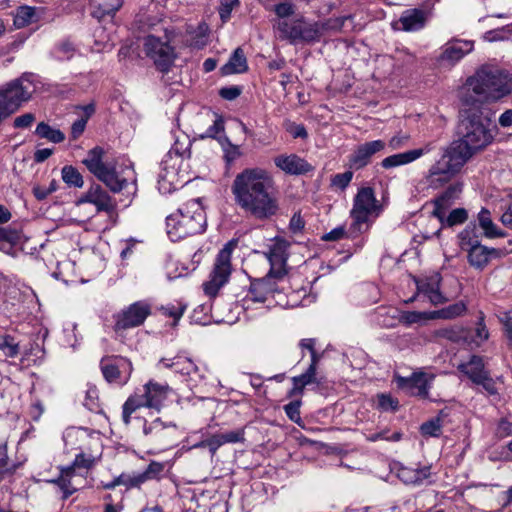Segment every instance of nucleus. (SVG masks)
Returning a JSON list of instances; mask_svg holds the SVG:
<instances>
[{
	"instance_id": "f257e3e1",
	"label": "nucleus",
	"mask_w": 512,
	"mask_h": 512,
	"mask_svg": "<svg viewBox=\"0 0 512 512\" xmlns=\"http://www.w3.org/2000/svg\"><path fill=\"white\" fill-rule=\"evenodd\" d=\"M235 203L257 220H268L278 212L279 205L272 192V180L262 168H247L236 175L232 184Z\"/></svg>"
},
{
	"instance_id": "f03ea898",
	"label": "nucleus",
	"mask_w": 512,
	"mask_h": 512,
	"mask_svg": "<svg viewBox=\"0 0 512 512\" xmlns=\"http://www.w3.org/2000/svg\"><path fill=\"white\" fill-rule=\"evenodd\" d=\"M511 92L508 75L498 69L481 68L469 77L461 91L463 106L480 107Z\"/></svg>"
},
{
	"instance_id": "7ed1b4c3",
	"label": "nucleus",
	"mask_w": 512,
	"mask_h": 512,
	"mask_svg": "<svg viewBox=\"0 0 512 512\" xmlns=\"http://www.w3.org/2000/svg\"><path fill=\"white\" fill-rule=\"evenodd\" d=\"M489 122L484 119L480 107L463 106L458 127L460 138L451 144L469 160L493 142L494 133Z\"/></svg>"
},
{
	"instance_id": "20e7f679",
	"label": "nucleus",
	"mask_w": 512,
	"mask_h": 512,
	"mask_svg": "<svg viewBox=\"0 0 512 512\" xmlns=\"http://www.w3.org/2000/svg\"><path fill=\"white\" fill-rule=\"evenodd\" d=\"M205 226V212L198 199L186 202L166 218L167 234L172 241L201 233Z\"/></svg>"
},
{
	"instance_id": "39448f33",
	"label": "nucleus",
	"mask_w": 512,
	"mask_h": 512,
	"mask_svg": "<svg viewBox=\"0 0 512 512\" xmlns=\"http://www.w3.org/2000/svg\"><path fill=\"white\" fill-rule=\"evenodd\" d=\"M468 160L451 143L442 149L437 159L427 170L424 180L429 188L439 189L449 183Z\"/></svg>"
},
{
	"instance_id": "423d86ee",
	"label": "nucleus",
	"mask_w": 512,
	"mask_h": 512,
	"mask_svg": "<svg viewBox=\"0 0 512 512\" xmlns=\"http://www.w3.org/2000/svg\"><path fill=\"white\" fill-rule=\"evenodd\" d=\"M171 388L167 383H159L153 379L143 385L142 390L128 397L122 407V419L126 425L131 422V415L142 407L159 411L167 399Z\"/></svg>"
},
{
	"instance_id": "0eeeda50",
	"label": "nucleus",
	"mask_w": 512,
	"mask_h": 512,
	"mask_svg": "<svg viewBox=\"0 0 512 512\" xmlns=\"http://www.w3.org/2000/svg\"><path fill=\"white\" fill-rule=\"evenodd\" d=\"M104 153L103 148L94 147L82 162L111 192L119 193L127 186V179L116 171L114 162L104 161Z\"/></svg>"
},
{
	"instance_id": "6e6552de",
	"label": "nucleus",
	"mask_w": 512,
	"mask_h": 512,
	"mask_svg": "<svg viewBox=\"0 0 512 512\" xmlns=\"http://www.w3.org/2000/svg\"><path fill=\"white\" fill-rule=\"evenodd\" d=\"M460 247L468 252L469 263L476 268H484L492 258H502L507 255L506 249L489 248L477 239H472L466 230L459 234Z\"/></svg>"
},
{
	"instance_id": "1a4fd4ad",
	"label": "nucleus",
	"mask_w": 512,
	"mask_h": 512,
	"mask_svg": "<svg viewBox=\"0 0 512 512\" xmlns=\"http://www.w3.org/2000/svg\"><path fill=\"white\" fill-rule=\"evenodd\" d=\"M144 51L161 72H168L174 63L176 54L168 40H161L154 35H148L144 39Z\"/></svg>"
},
{
	"instance_id": "9d476101",
	"label": "nucleus",
	"mask_w": 512,
	"mask_h": 512,
	"mask_svg": "<svg viewBox=\"0 0 512 512\" xmlns=\"http://www.w3.org/2000/svg\"><path fill=\"white\" fill-rule=\"evenodd\" d=\"M379 205L371 187H363L358 190L350 216L353 219L352 226L360 231L362 225L366 224L369 217L378 210Z\"/></svg>"
},
{
	"instance_id": "9b49d317",
	"label": "nucleus",
	"mask_w": 512,
	"mask_h": 512,
	"mask_svg": "<svg viewBox=\"0 0 512 512\" xmlns=\"http://www.w3.org/2000/svg\"><path fill=\"white\" fill-rule=\"evenodd\" d=\"M235 247L236 242L229 241L219 251L209 280L204 284V288H221L228 283L231 275V256Z\"/></svg>"
},
{
	"instance_id": "f8f14e48",
	"label": "nucleus",
	"mask_w": 512,
	"mask_h": 512,
	"mask_svg": "<svg viewBox=\"0 0 512 512\" xmlns=\"http://www.w3.org/2000/svg\"><path fill=\"white\" fill-rule=\"evenodd\" d=\"M100 368L107 382L118 385H125L133 371L131 361L123 357H104L100 361Z\"/></svg>"
},
{
	"instance_id": "ddd939ff",
	"label": "nucleus",
	"mask_w": 512,
	"mask_h": 512,
	"mask_svg": "<svg viewBox=\"0 0 512 512\" xmlns=\"http://www.w3.org/2000/svg\"><path fill=\"white\" fill-rule=\"evenodd\" d=\"M150 313L151 307L147 302H135L117 314L114 329L120 331L140 326Z\"/></svg>"
},
{
	"instance_id": "4468645a",
	"label": "nucleus",
	"mask_w": 512,
	"mask_h": 512,
	"mask_svg": "<svg viewBox=\"0 0 512 512\" xmlns=\"http://www.w3.org/2000/svg\"><path fill=\"white\" fill-rule=\"evenodd\" d=\"M289 243L283 238H275L269 251L266 253L270 263V270L267 274L269 279H282L286 273L287 250Z\"/></svg>"
},
{
	"instance_id": "2eb2a0df",
	"label": "nucleus",
	"mask_w": 512,
	"mask_h": 512,
	"mask_svg": "<svg viewBox=\"0 0 512 512\" xmlns=\"http://www.w3.org/2000/svg\"><path fill=\"white\" fill-rule=\"evenodd\" d=\"M89 203L96 207L97 212L111 214L117 207L114 198L99 184L91 185L76 201V205Z\"/></svg>"
},
{
	"instance_id": "dca6fc26",
	"label": "nucleus",
	"mask_w": 512,
	"mask_h": 512,
	"mask_svg": "<svg viewBox=\"0 0 512 512\" xmlns=\"http://www.w3.org/2000/svg\"><path fill=\"white\" fill-rule=\"evenodd\" d=\"M184 160L180 156L175 154H166L160 163L161 171L159 173V184L160 188H165L164 185H169L168 190L172 187L175 188L177 185L184 182L182 179L181 172Z\"/></svg>"
},
{
	"instance_id": "f3484780",
	"label": "nucleus",
	"mask_w": 512,
	"mask_h": 512,
	"mask_svg": "<svg viewBox=\"0 0 512 512\" xmlns=\"http://www.w3.org/2000/svg\"><path fill=\"white\" fill-rule=\"evenodd\" d=\"M473 48L474 42L471 40L452 39L445 44L439 62L452 66L470 53Z\"/></svg>"
},
{
	"instance_id": "a211bd4d",
	"label": "nucleus",
	"mask_w": 512,
	"mask_h": 512,
	"mask_svg": "<svg viewBox=\"0 0 512 512\" xmlns=\"http://www.w3.org/2000/svg\"><path fill=\"white\" fill-rule=\"evenodd\" d=\"M386 143L383 140H373L366 142L357 147L354 153L350 156V164L355 169L365 167L370 163L372 157L383 151Z\"/></svg>"
},
{
	"instance_id": "6ab92c4d",
	"label": "nucleus",
	"mask_w": 512,
	"mask_h": 512,
	"mask_svg": "<svg viewBox=\"0 0 512 512\" xmlns=\"http://www.w3.org/2000/svg\"><path fill=\"white\" fill-rule=\"evenodd\" d=\"M429 12L423 8H410L402 12L396 22L405 32H415L423 29L429 19Z\"/></svg>"
},
{
	"instance_id": "aec40b11",
	"label": "nucleus",
	"mask_w": 512,
	"mask_h": 512,
	"mask_svg": "<svg viewBox=\"0 0 512 512\" xmlns=\"http://www.w3.org/2000/svg\"><path fill=\"white\" fill-rule=\"evenodd\" d=\"M462 184L454 183L449 185L437 198L434 199L433 216L440 222H444V215L447 209L460 197Z\"/></svg>"
},
{
	"instance_id": "412c9836",
	"label": "nucleus",
	"mask_w": 512,
	"mask_h": 512,
	"mask_svg": "<svg viewBox=\"0 0 512 512\" xmlns=\"http://www.w3.org/2000/svg\"><path fill=\"white\" fill-rule=\"evenodd\" d=\"M274 164L281 171L290 175H300L310 172L312 166L296 154H281L276 156Z\"/></svg>"
},
{
	"instance_id": "4be33fe9",
	"label": "nucleus",
	"mask_w": 512,
	"mask_h": 512,
	"mask_svg": "<svg viewBox=\"0 0 512 512\" xmlns=\"http://www.w3.org/2000/svg\"><path fill=\"white\" fill-rule=\"evenodd\" d=\"M458 370L464 373L473 383L489 373L485 369L484 359L477 355H473L467 362L460 363Z\"/></svg>"
},
{
	"instance_id": "5701e85b",
	"label": "nucleus",
	"mask_w": 512,
	"mask_h": 512,
	"mask_svg": "<svg viewBox=\"0 0 512 512\" xmlns=\"http://www.w3.org/2000/svg\"><path fill=\"white\" fill-rule=\"evenodd\" d=\"M432 380L433 376H429L423 372H418L413 373L409 378L402 379V382L407 388L413 390V394L426 397Z\"/></svg>"
},
{
	"instance_id": "b1692460",
	"label": "nucleus",
	"mask_w": 512,
	"mask_h": 512,
	"mask_svg": "<svg viewBox=\"0 0 512 512\" xmlns=\"http://www.w3.org/2000/svg\"><path fill=\"white\" fill-rule=\"evenodd\" d=\"M479 227L483 230L484 237L488 239L504 238L506 232L500 229L492 220L490 211L482 208L478 213Z\"/></svg>"
},
{
	"instance_id": "393cba45",
	"label": "nucleus",
	"mask_w": 512,
	"mask_h": 512,
	"mask_svg": "<svg viewBox=\"0 0 512 512\" xmlns=\"http://www.w3.org/2000/svg\"><path fill=\"white\" fill-rule=\"evenodd\" d=\"M166 368L174 369L183 375H190L198 370L196 364L189 358L177 356L173 359L162 358L160 360Z\"/></svg>"
},
{
	"instance_id": "a878e982",
	"label": "nucleus",
	"mask_w": 512,
	"mask_h": 512,
	"mask_svg": "<svg viewBox=\"0 0 512 512\" xmlns=\"http://www.w3.org/2000/svg\"><path fill=\"white\" fill-rule=\"evenodd\" d=\"M293 387L289 392L290 396L301 395L304 388L312 383H317L316 370L313 365H309L305 373L292 378Z\"/></svg>"
},
{
	"instance_id": "bb28decb",
	"label": "nucleus",
	"mask_w": 512,
	"mask_h": 512,
	"mask_svg": "<svg viewBox=\"0 0 512 512\" xmlns=\"http://www.w3.org/2000/svg\"><path fill=\"white\" fill-rule=\"evenodd\" d=\"M73 476L74 466H67L61 469V474L58 479L52 480V482L56 483L63 492V499H67L77 490V488L74 487L71 482Z\"/></svg>"
},
{
	"instance_id": "cd10ccee",
	"label": "nucleus",
	"mask_w": 512,
	"mask_h": 512,
	"mask_svg": "<svg viewBox=\"0 0 512 512\" xmlns=\"http://www.w3.org/2000/svg\"><path fill=\"white\" fill-rule=\"evenodd\" d=\"M248 65L247 60L244 55V52L241 48H237L233 55L230 57L229 61L223 67V71L226 74L232 73H243L247 71Z\"/></svg>"
},
{
	"instance_id": "c85d7f7f",
	"label": "nucleus",
	"mask_w": 512,
	"mask_h": 512,
	"mask_svg": "<svg viewBox=\"0 0 512 512\" xmlns=\"http://www.w3.org/2000/svg\"><path fill=\"white\" fill-rule=\"evenodd\" d=\"M447 297L443 294L442 290H417L413 297L407 302L417 301L421 303L429 302L433 305L443 304Z\"/></svg>"
},
{
	"instance_id": "c756f323",
	"label": "nucleus",
	"mask_w": 512,
	"mask_h": 512,
	"mask_svg": "<svg viewBox=\"0 0 512 512\" xmlns=\"http://www.w3.org/2000/svg\"><path fill=\"white\" fill-rule=\"evenodd\" d=\"M432 312L407 311L398 315V322L406 326L413 324H423L428 320H432Z\"/></svg>"
},
{
	"instance_id": "7c9ffc66",
	"label": "nucleus",
	"mask_w": 512,
	"mask_h": 512,
	"mask_svg": "<svg viewBox=\"0 0 512 512\" xmlns=\"http://www.w3.org/2000/svg\"><path fill=\"white\" fill-rule=\"evenodd\" d=\"M35 134L53 143H61L65 140V135L62 131L52 128L45 122H40L37 125Z\"/></svg>"
},
{
	"instance_id": "2f4dec72",
	"label": "nucleus",
	"mask_w": 512,
	"mask_h": 512,
	"mask_svg": "<svg viewBox=\"0 0 512 512\" xmlns=\"http://www.w3.org/2000/svg\"><path fill=\"white\" fill-rule=\"evenodd\" d=\"M429 475V467H423L416 470L410 468H402L399 471V477L405 483H421L424 479H427Z\"/></svg>"
},
{
	"instance_id": "473e14b6",
	"label": "nucleus",
	"mask_w": 512,
	"mask_h": 512,
	"mask_svg": "<svg viewBox=\"0 0 512 512\" xmlns=\"http://www.w3.org/2000/svg\"><path fill=\"white\" fill-rule=\"evenodd\" d=\"M299 33V42L312 43L319 41L321 38L317 22L307 23L304 20H302Z\"/></svg>"
},
{
	"instance_id": "72a5a7b5",
	"label": "nucleus",
	"mask_w": 512,
	"mask_h": 512,
	"mask_svg": "<svg viewBox=\"0 0 512 512\" xmlns=\"http://www.w3.org/2000/svg\"><path fill=\"white\" fill-rule=\"evenodd\" d=\"M36 10L30 6H21L18 8L14 17V26L18 29L24 28L35 21Z\"/></svg>"
},
{
	"instance_id": "f704fd0d",
	"label": "nucleus",
	"mask_w": 512,
	"mask_h": 512,
	"mask_svg": "<svg viewBox=\"0 0 512 512\" xmlns=\"http://www.w3.org/2000/svg\"><path fill=\"white\" fill-rule=\"evenodd\" d=\"M414 162L413 156L411 155V151H405L402 153H397L390 155L384 158L381 162V166L385 169H390L393 167H398L402 165H407Z\"/></svg>"
},
{
	"instance_id": "c9c22d12",
	"label": "nucleus",
	"mask_w": 512,
	"mask_h": 512,
	"mask_svg": "<svg viewBox=\"0 0 512 512\" xmlns=\"http://www.w3.org/2000/svg\"><path fill=\"white\" fill-rule=\"evenodd\" d=\"M0 350L3 352L5 357L15 358L20 353V345L13 336L9 334H1Z\"/></svg>"
},
{
	"instance_id": "e433bc0d",
	"label": "nucleus",
	"mask_w": 512,
	"mask_h": 512,
	"mask_svg": "<svg viewBox=\"0 0 512 512\" xmlns=\"http://www.w3.org/2000/svg\"><path fill=\"white\" fill-rule=\"evenodd\" d=\"M466 311V304L463 301H459L452 305H449L441 310L432 311V317L434 319H452L462 315Z\"/></svg>"
},
{
	"instance_id": "4c0bfd02",
	"label": "nucleus",
	"mask_w": 512,
	"mask_h": 512,
	"mask_svg": "<svg viewBox=\"0 0 512 512\" xmlns=\"http://www.w3.org/2000/svg\"><path fill=\"white\" fill-rule=\"evenodd\" d=\"M283 290H248L246 297L244 298V306L245 308H249V302H264L267 298V295H270L273 298L279 299L282 295Z\"/></svg>"
},
{
	"instance_id": "58836bf2",
	"label": "nucleus",
	"mask_w": 512,
	"mask_h": 512,
	"mask_svg": "<svg viewBox=\"0 0 512 512\" xmlns=\"http://www.w3.org/2000/svg\"><path fill=\"white\" fill-rule=\"evenodd\" d=\"M302 20H296L293 22L282 21L278 24V28L284 37L289 39L291 43L299 42V32L301 28Z\"/></svg>"
},
{
	"instance_id": "ea45409f",
	"label": "nucleus",
	"mask_w": 512,
	"mask_h": 512,
	"mask_svg": "<svg viewBox=\"0 0 512 512\" xmlns=\"http://www.w3.org/2000/svg\"><path fill=\"white\" fill-rule=\"evenodd\" d=\"M212 124L203 133H200L201 138H216L221 132L224 131V121L221 116L217 114H207L205 116Z\"/></svg>"
},
{
	"instance_id": "a19ab883",
	"label": "nucleus",
	"mask_w": 512,
	"mask_h": 512,
	"mask_svg": "<svg viewBox=\"0 0 512 512\" xmlns=\"http://www.w3.org/2000/svg\"><path fill=\"white\" fill-rule=\"evenodd\" d=\"M62 180L68 185L81 188L84 180L80 172L71 165H66L61 170Z\"/></svg>"
},
{
	"instance_id": "79ce46f5",
	"label": "nucleus",
	"mask_w": 512,
	"mask_h": 512,
	"mask_svg": "<svg viewBox=\"0 0 512 512\" xmlns=\"http://www.w3.org/2000/svg\"><path fill=\"white\" fill-rule=\"evenodd\" d=\"M187 308V305L182 302H176V303H168L166 305L161 306L160 311L164 316L173 318L174 322L173 325L175 326L177 322L181 319L183 316L185 310Z\"/></svg>"
},
{
	"instance_id": "37998d69",
	"label": "nucleus",
	"mask_w": 512,
	"mask_h": 512,
	"mask_svg": "<svg viewBox=\"0 0 512 512\" xmlns=\"http://www.w3.org/2000/svg\"><path fill=\"white\" fill-rule=\"evenodd\" d=\"M348 17H335V18H329L322 22H317L320 30V35H324L328 32H338L341 31V29L344 26V23L346 20H348Z\"/></svg>"
},
{
	"instance_id": "c03bdc74",
	"label": "nucleus",
	"mask_w": 512,
	"mask_h": 512,
	"mask_svg": "<svg viewBox=\"0 0 512 512\" xmlns=\"http://www.w3.org/2000/svg\"><path fill=\"white\" fill-rule=\"evenodd\" d=\"M489 335V330L485 324V315L482 311H480L478 315V321L475 327V335L472 341L477 346H480L482 343L488 340Z\"/></svg>"
},
{
	"instance_id": "a18cd8bd",
	"label": "nucleus",
	"mask_w": 512,
	"mask_h": 512,
	"mask_svg": "<svg viewBox=\"0 0 512 512\" xmlns=\"http://www.w3.org/2000/svg\"><path fill=\"white\" fill-rule=\"evenodd\" d=\"M474 384L482 387L486 395L493 397V400L498 401L500 399L496 381L491 377L490 372Z\"/></svg>"
},
{
	"instance_id": "49530a36",
	"label": "nucleus",
	"mask_w": 512,
	"mask_h": 512,
	"mask_svg": "<svg viewBox=\"0 0 512 512\" xmlns=\"http://www.w3.org/2000/svg\"><path fill=\"white\" fill-rule=\"evenodd\" d=\"M468 218V213L464 208L453 209L448 216L444 215L443 225L452 227L464 223Z\"/></svg>"
},
{
	"instance_id": "de8ad7c7",
	"label": "nucleus",
	"mask_w": 512,
	"mask_h": 512,
	"mask_svg": "<svg viewBox=\"0 0 512 512\" xmlns=\"http://www.w3.org/2000/svg\"><path fill=\"white\" fill-rule=\"evenodd\" d=\"M467 330L463 327H452L447 329H442L439 332V335L456 343H460L462 341H466Z\"/></svg>"
},
{
	"instance_id": "09e8293b",
	"label": "nucleus",
	"mask_w": 512,
	"mask_h": 512,
	"mask_svg": "<svg viewBox=\"0 0 512 512\" xmlns=\"http://www.w3.org/2000/svg\"><path fill=\"white\" fill-rule=\"evenodd\" d=\"M512 34V25L490 30L484 34V39L489 42L508 40Z\"/></svg>"
},
{
	"instance_id": "8fccbe9b",
	"label": "nucleus",
	"mask_w": 512,
	"mask_h": 512,
	"mask_svg": "<svg viewBox=\"0 0 512 512\" xmlns=\"http://www.w3.org/2000/svg\"><path fill=\"white\" fill-rule=\"evenodd\" d=\"M190 146L191 143L187 137L184 138L183 142L177 139L167 154H175L176 156H180L183 160H185L186 158L190 157Z\"/></svg>"
},
{
	"instance_id": "3c124183",
	"label": "nucleus",
	"mask_w": 512,
	"mask_h": 512,
	"mask_svg": "<svg viewBox=\"0 0 512 512\" xmlns=\"http://www.w3.org/2000/svg\"><path fill=\"white\" fill-rule=\"evenodd\" d=\"M421 433L425 436L438 437L441 434V422L439 418L432 419L421 425Z\"/></svg>"
},
{
	"instance_id": "603ef678",
	"label": "nucleus",
	"mask_w": 512,
	"mask_h": 512,
	"mask_svg": "<svg viewBox=\"0 0 512 512\" xmlns=\"http://www.w3.org/2000/svg\"><path fill=\"white\" fill-rule=\"evenodd\" d=\"M301 401H293L284 406L287 417L294 423L301 425L302 419L300 417Z\"/></svg>"
},
{
	"instance_id": "864d4df0",
	"label": "nucleus",
	"mask_w": 512,
	"mask_h": 512,
	"mask_svg": "<svg viewBox=\"0 0 512 512\" xmlns=\"http://www.w3.org/2000/svg\"><path fill=\"white\" fill-rule=\"evenodd\" d=\"M218 435H219L223 445L226 443H240L245 440V438H244L245 432H244L243 428L237 429L234 431H228L225 433H219Z\"/></svg>"
},
{
	"instance_id": "5fc2aeb1",
	"label": "nucleus",
	"mask_w": 512,
	"mask_h": 512,
	"mask_svg": "<svg viewBox=\"0 0 512 512\" xmlns=\"http://www.w3.org/2000/svg\"><path fill=\"white\" fill-rule=\"evenodd\" d=\"M222 445H223V443H222L219 435L218 434H214L210 438L197 443L196 445H194V447H196V448H208L210 453L212 455H214L216 453V451Z\"/></svg>"
},
{
	"instance_id": "6e6d98bb",
	"label": "nucleus",
	"mask_w": 512,
	"mask_h": 512,
	"mask_svg": "<svg viewBox=\"0 0 512 512\" xmlns=\"http://www.w3.org/2000/svg\"><path fill=\"white\" fill-rule=\"evenodd\" d=\"M122 6V0H115L112 5H101L92 14L94 17L101 19L106 15L113 16L116 11Z\"/></svg>"
},
{
	"instance_id": "4d7b16f0",
	"label": "nucleus",
	"mask_w": 512,
	"mask_h": 512,
	"mask_svg": "<svg viewBox=\"0 0 512 512\" xmlns=\"http://www.w3.org/2000/svg\"><path fill=\"white\" fill-rule=\"evenodd\" d=\"M352 178H353V173L351 171L339 173L332 177L331 185L340 190H344L350 184Z\"/></svg>"
},
{
	"instance_id": "13d9d810",
	"label": "nucleus",
	"mask_w": 512,
	"mask_h": 512,
	"mask_svg": "<svg viewBox=\"0 0 512 512\" xmlns=\"http://www.w3.org/2000/svg\"><path fill=\"white\" fill-rule=\"evenodd\" d=\"M19 238L17 231L0 227V249H3L5 244L17 243Z\"/></svg>"
},
{
	"instance_id": "bf43d9fd",
	"label": "nucleus",
	"mask_w": 512,
	"mask_h": 512,
	"mask_svg": "<svg viewBox=\"0 0 512 512\" xmlns=\"http://www.w3.org/2000/svg\"><path fill=\"white\" fill-rule=\"evenodd\" d=\"M240 5L239 0H221L219 14L223 21L230 18L232 11Z\"/></svg>"
},
{
	"instance_id": "052dcab7",
	"label": "nucleus",
	"mask_w": 512,
	"mask_h": 512,
	"mask_svg": "<svg viewBox=\"0 0 512 512\" xmlns=\"http://www.w3.org/2000/svg\"><path fill=\"white\" fill-rule=\"evenodd\" d=\"M275 14L280 18H286L292 16L295 13V6L291 1L286 0L284 2L278 3L274 7Z\"/></svg>"
},
{
	"instance_id": "680f3d73",
	"label": "nucleus",
	"mask_w": 512,
	"mask_h": 512,
	"mask_svg": "<svg viewBox=\"0 0 512 512\" xmlns=\"http://www.w3.org/2000/svg\"><path fill=\"white\" fill-rule=\"evenodd\" d=\"M410 139L411 136L408 133H397L389 140V147L392 150H399L405 147L409 143Z\"/></svg>"
},
{
	"instance_id": "e2e57ef3",
	"label": "nucleus",
	"mask_w": 512,
	"mask_h": 512,
	"mask_svg": "<svg viewBox=\"0 0 512 512\" xmlns=\"http://www.w3.org/2000/svg\"><path fill=\"white\" fill-rule=\"evenodd\" d=\"M164 429H165L164 423L159 418H157L149 424L147 422L144 423L143 434L146 436H149V435L157 436Z\"/></svg>"
},
{
	"instance_id": "0e129e2a",
	"label": "nucleus",
	"mask_w": 512,
	"mask_h": 512,
	"mask_svg": "<svg viewBox=\"0 0 512 512\" xmlns=\"http://www.w3.org/2000/svg\"><path fill=\"white\" fill-rule=\"evenodd\" d=\"M497 316L500 322L503 323L507 337L512 344V308L507 311L500 312Z\"/></svg>"
},
{
	"instance_id": "69168bd1",
	"label": "nucleus",
	"mask_w": 512,
	"mask_h": 512,
	"mask_svg": "<svg viewBox=\"0 0 512 512\" xmlns=\"http://www.w3.org/2000/svg\"><path fill=\"white\" fill-rule=\"evenodd\" d=\"M164 468L165 465L163 463L152 461L145 469V472L149 480H156L160 478L161 474L164 471Z\"/></svg>"
},
{
	"instance_id": "338daca9",
	"label": "nucleus",
	"mask_w": 512,
	"mask_h": 512,
	"mask_svg": "<svg viewBox=\"0 0 512 512\" xmlns=\"http://www.w3.org/2000/svg\"><path fill=\"white\" fill-rule=\"evenodd\" d=\"M496 432L501 438L512 436V421L507 418L501 419L498 423Z\"/></svg>"
},
{
	"instance_id": "774afa93",
	"label": "nucleus",
	"mask_w": 512,
	"mask_h": 512,
	"mask_svg": "<svg viewBox=\"0 0 512 512\" xmlns=\"http://www.w3.org/2000/svg\"><path fill=\"white\" fill-rule=\"evenodd\" d=\"M35 120V116L32 113H25L14 119L15 128H28Z\"/></svg>"
}]
</instances>
